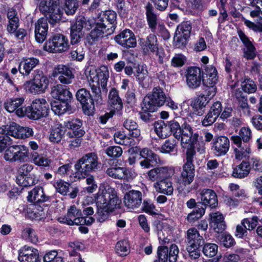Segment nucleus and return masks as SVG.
Returning a JSON list of instances; mask_svg holds the SVG:
<instances>
[{
  "label": "nucleus",
  "instance_id": "nucleus-1",
  "mask_svg": "<svg viewBox=\"0 0 262 262\" xmlns=\"http://www.w3.org/2000/svg\"><path fill=\"white\" fill-rule=\"evenodd\" d=\"M94 199L97 206V220L100 223L105 221L110 213L119 207L121 203L115 189L104 184L100 185Z\"/></svg>",
  "mask_w": 262,
  "mask_h": 262
},
{
  "label": "nucleus",
  "instance_id": "nucleus-2",
  "mask_svg": "<svg viewBox=\"0 0 262 262\" xmlns=\"http://www.w3.org/2000/svg\"><path fill=\"white\" fill-rule=\"evenodd\" d=\"M174 169L171 166H161L154 168L147 172V178L155 182L154 187L157 192L167 195H171L173 192V187L171 181L168 180L174 173Z\"/></svg>",
  "mask_w": 262,
  "mask_h": 262
},
{
  "label": "nucleus",
  "instance_id": "nucleus-3",
  "mask_svg": "<svg viewBox=\"0 0 262 262\" xmlns=\"http://www.w3.org/2000/svg\"><path fill=\"white\" fill-rule=\"evenodd\" d=\"M116 13L112 10L101 12L96 20V26L90 36L93 40L112 34L115 29Z\"/></svg>",
  "mask_w": 262,
  "mask_h": 262
},
{
  "label": "nucleus",
  "instance_id": "nucleus-4",
  "mask_svg": "<svg viewBox=\"0 0 262 262\" xmlns=\"http://www.w3.org/2000/svg\"><path fill=\"white\" fill-rule=\"evenodd\" d=\"M109 77V71L107 67L102 66L96 69H91L88 77L89 84L97 98L99 103L102 102L100 88L105 90Z\"/></svg>",
  "mask_w": 262,
  "mask_h": 262
},
{
  "label": "nucleus",
  "instance_id": "nucleus-5",
  "mask_svg": "<svg viewBox=\"0 0 262 262\" xmlns=\"http://www.w3.org/2000/svg\"><path fill=\"white\" fill-rule=\"evenodd\" d=\"M99 165L97 154L90 152L84 155L75 165V178L79 180L85 178L89 173L96 171Z\"/></svg>",
  "mask_w": 262,
  "mask_h": 262
},
{
  "label": "nucleus",
  "instance_id": "nucleus-6",
  "mask_svg": "<svg viewBox=\"0 0 262 262\" xmlns=\"http://www.w3.org/2000/svg\"><path fill=\"white\" fill-rule=\"evenodd\" d=\"M49 112V105L44 98H36L33 100L30 106L25 108H20L16 111L19 117L27 116L32 120H38L45 117Z\"/></svg>",
  "mask_w": 262,
  "mask_h": 262
},
{
  "label": "nucleus",
  "instance_id": "nucleus-7",
  "mask_svg": "<svg viewBox=\"0 0 262 262\" xmlns=\"http://www.w3.org/2000/svg\"><path fill=\"white\" fill-rule=\"evenodd\" d=\"M166 100V96L160 87L154 88L152 92L147 94L143 99L141 107L145 112H154L159 107L163 106Z\"/></svg>",
  "mask_w": 262,
  "mask_h": 262
},
{
  "label": "nucleus",
  "instance_id": "nucleus-8",
  "mask_svg": "<svg viewBox=\"0 0 262 262\" xmlns=\"http://www.w3.org/2000/svg\"><path fill=\"white\" fill-rule=\"evenodd\" d=\"M59 4V0H41L39 5V10L51 24L58 23L61 18L62 13Z\"/></svg>",
  "mask_w": 262,
  "mask_h": 262
},
{
  "label": "nucleus",
  "instance_id": "nucleus-9",
  "mask_svg": "<svg viewBox=\"0 0 262 262\" xmlns=\"http://www.w3.org/2000/svg\"><path fill=\"white\" fill-rule=\"evenodd\" d=\"M195 151L193 148H190L187 150L186 162L183 166V170L178 183L180 185L187 186L190 184L194 177V166L193 164Z\"/></svg>",
  "mask_w": 262,
  "mask_h": 262
},
{
  "label": "nucleus",
  "instance_id": "nucleus-10",
  "mask_svg": "<svg viewBox=\"0 0 262 262\" xmlns=\"http://www.w3.org/2000/svg\"><path fill=\"white\" fill-rule=\"evenodd\" d=\"M49 83L48 77L42 73H37L30 80L27 81L24 84L26 91L34 94L44 93Z\"/></svg>",
  "mask_w": 262,
  "mask_h": 262
},
{
  "label": "nucleus",
  "instance_id": "nucleus-11",
  "mask_svg": "<svg viewBox=\"0 0 262 262\" xmlns=\"http://www.w3.org/2000/svg\"><path fill=\"white\" fill-rule=\"evenodd\" d=\"M43 49L50 53L65 52L69 49L68 39L60 34L54 35L46 41Z\"/></svg>",
  "mask_w": 262,
  "mask_h": 262
},
{
  "label": "nucleus",
  "instance_id": "nucleus-12",
  "mask_svg": "<svg viewBox=\"0 0 262 262\" xmlns=\"http://www.w3.org/2000/svg\"><path fill=\"white\" fill-rule=\"evenodd\" d=\"M29 156L28 148L24 145H14L8 147L4 154L5 160L10 162H25Z\"/></svg>",
  "mask_w": 262,
  "mask_h": 262
},
{
  "label": "nucleus",
  "instance_id": "nucleus-13",
  "mask_svg": "<svg viewBox=\"0 0 262 262\" xmlns=\"http://www.w3.org/2000/svg\"><path fill=\"white\" fill-rule=\"evenodd\" d=\"M231 140L234 144L233 148L235 159L238 160L248 159L252 152L249 144L243 143L237 136H232Z\"/></svg>",
  "mask_w": 262,
  "mask_h": 262
},
{
  "label": "nucleus",
  "instance_id": "nucleus-14",
  "mask_svg": "<svg viewBox=\"0 0 262 262\" xmlns=\"http://www.w3.org/2000/svg\"><path fill=\"white\" fill-rule=\"evenodd\" d=\"M229 188L232 195L238 199L226 196L224 199V202L227 206L232 207H236L239 205L243 200L248 198L245 190L241 188L237 184L231 183L229 185Z\"/></svg>",
  "mask_w": 262,
  "mask_h": 262
},
{
  "label": "nucleus",
  "instance_id": "nucleus-15",
  "mask_svg": "<svg viewBox=\"0 0 262 262\" xmlns=\"http://www.w3.org/2000/svg\"><path fill=\"white\" fill-rule=\"evenodd\" d=\"M186 84L191 89H196L199 88L202 82L201 71L196 67L188 68L185 74Z\"/></svg>",
  "mask_w": 262,
  "mask_h": 262
},
{
  "label": "nucleus",
  "instance_id": "nucleus-16",
  "mask_svg": "<svg viewBox=\"0 0 262 262\" xmlns=\"http://www.w3.org/2000/svg\"><path fill=\"white\" fill-rule=\"evenodd\" d=\"M180 134V137H178L177 139H181V145L183 147H186L187 144L193 145L199 137L198 134L193 133L190 125L187 121L182 125V129Z\"/></svg>",
  "mask_w": 262,
  "mask_h": 262
},
{
  "label": "nucleus",
  "instance_id": "nucleus-17",
  "mask_svg": "<svg viewBox=\"0 0 262 262\" xmlns=\"http://www.w3.org/2000/svg\"><path fill=\"white\" fill-rule=\"evenodd\" d=\"M58 221L69 225H78L83 221L81 210L75 205L71 206L68 210L67 215L63 217H59Z\"/></svg>",
  "mask_w": 262,
  "mask_h": 262
},
{
  "label": "nucleus",
  "instance_id": "nucleus-18",
  "mask_svg": "<svg viewBox=\"0 0 262 262\" xmlns=\"http://www.w3.org/2000/svg\"><path fill=\"white\" fill-rule=\"evenodd\" d=\"M18 259L20 262H40L37 249L25 246L18 251Z\"/></svg>",
  "mask_w": 262,
  "mask_h": 262
},
{
  "label": "nucleus",
  "instance_id": "nucleus-19",
  "mask_svg": "<svg viewBox=\"0 0 262 262\" xmlns=\"http://www.w3.org/2000/svg\"><path fill=\"white\" fill-rule=\"evenodd\" d=\"M142 201L141 192L138 190H130L125 193L123 198L124 205L128 209L133 210L139 207Z\"/></svg>",
  "mask_w": 262,
  "mask_h": 262
},
{
  "label": "nucleus",
  "instance_id": "nucleus-20",
  "mask_svg": "<svg viewBox=\"0 0 262 262\" xmlns=\"http://www.w3.org/2000/svg\"><path fill=\"white\" fill-rule=\"evenodd\" d=\"M115 41L121 46L126 48H134L136 46L137 41L134 33L128 29H126L115 38Z\"/></svg>",
  "mask_w": 262,
  "mask_h": 262
},
{
  "label": "nucleus",
  "instance_id": "nucleus-21",
  "mask_svg": "<svg viewBox=\"0 0 262 262\" xmlns=\"http://www.w3.org/2000/svg\"><path fill=\"white\" fill-rule=\"evenodd\" d=\"M139 45L144 54L148 55L150 52L155 53L158 48L157 36L153 34H150L145 39H140Z\"/></svg>",
  "mask_w": 262,
  "mask_h": 262
},
{
  "label": "nucleus",
  "instance_id": "nucleus-22",
  "mask_svg": "<svg viewBox=\"0 0 262 262\" xmlns=\"http://www.w3.org/2000/svg\"><path fill=\"white\" fill-rule=\"evenodd\" d=\"M52 76L57 77L58 76L59 81L63 84H69L72 83V79L74 78L71 70L63 65H59L55 68Z\"/></svg>",
  "mask_w": 262,
  "mask_h": 262
},
{
  "label": "nucleus",
  "instance_id": "nucleus-23",
  "mask_svg": "<svg viewBox=\"0 0 262 262\" xmlns=\"http://www.w3.org/2000/svg\"><path fill=\"white\" fill-rule=\"evenodd\" d=\"M51 96L60 101H69L72 97L69 89L65 85L58 84L51 88Z\"/></svg>",
  "mask_w": 262,
  "mask_h": 262
},
{
  "label": "nucleus",
  "instance_id": "nucleus-24",
  "mask_svg": "<svg viewBox=\"0 0 262 262\" xmlns=\"http://www.w3.org/2000/svg\"><path fill=\"white\" fill-rule=\"evenodd\" d=\"M48 18L41 17L35 23V38L37 42H43L47 37L48 31Z\"/></svg>",
  "mask_w": 262,
  "mask_h": 262
},
{
  "label": "nucleus",
  "instance_id": "nucleus-25",
  "mask_svg": "<svg viewBox=\"0 0 262 262\" xmlns=\"http://www.w3.org/2000/svg\"><path fill=\"white\" fill-rule=\"evenodd\" d=\"M106 172L110 177L114 179H123L127 181L133 179L136 176L133 171L120 167L109 168Z\"/></svg>",
  "mask_w": 262,
  "mask_h": 262
},
{
  "label": "nucleus",
  "instance_id": "nucleus-26",
  "mask_svg": "<svg viewBox=\"0 0 262 262\" xmlns=\"http://www.w3.org/2000/svg\"><path fill=\"white\" fill-rule=\"evenodd\" d=\"M229 140L225 136L216 138L213 142L212 149L216 156L225 155L229 149Z\"/></svg>",
  "mask_w": 262,
  "mask_h": 262
},
{
  "label": "nucleus",
  "instance_id": "nucleus-27",
  "mask_svg": "<svg viewBox=\"0 0 262 262\" xmlns=\"http://www.w3.org/2000/svg\"><path fill=\"white\" fill-rule=\"evenodd\" d=\"M209 102V99L205 95L201 94L191 101L190 106L196 116H201L204 114L206 106Z\"/></svg>",
  "mask_w": 262,
  "mask_h": 262
},
{
  "label": "nucleus",
  "instance_id": "nucleus-28",
  "mask_svg": "<svg viewBox=\"0 0 262 262\" xmlns=\"http://www.w3.org/2000/svg\"><path fill=\"white\" fill-rule=\"evenodd\" d=\"M191 26L188 21L183 22L178 27L174 36V40L181 41L182 43L189 37L191 31Z\"/></svg>",
  "mask_w": 262,
  "mask_h": 262
},
{
  "label": "nucleus",
  "instance_id": "nucleus-29",
  "mask_svg": "<svg viewBox=\"0 0 262 262\" xmlns=\"http://www.w3.org/2000/svg\"><path fill=\"white\" fill-rule=\"evenodd\" d=\"M210 225L211 228L217 233H221L226 229V224L223 214L219 212L210 214Z\"/></svg>",
  "mask_w": 262,
  "mask_h": 262
},
{
  "label": "nucleus",
  "instance_id": "nucleus-30",
  "mask_svg": "<svg viewBox=\"0 0 262 262\" xmlns=\"http://www.w3.org/2000/svg\"><path fill=\"white\" fill-rule=\"evenodd\" d=\"M39 63V60L34 57L23 58L19 64L18 70L23 76H28Z\"/></svg>",
  "mask_w": 262,
  "mask_h": 262
},
{
  "label": "nucleus",
  "instance_id": "nucleus-31",
  "mask_svg": "<svg viewBox=\"0 0 262 262\" xmlns=\"http://www.w3.org/2000/svg\"><path fill=\"white\" fill-rule=\"evenodd\" d=\"M201 200L203 204L213 208L217 205V199L215 192L209 189H205L202 190L201 193Z\"/></svg>",
  "mask_w": 262,
  "mask_h": 262
},
{
  "label": "nucleus",
  "instance_id": "nucleus-32",
  "mask_svg": "<svg viewBox=\"0 0 262 262\" xmlns=\"http://www.w3.org/2000/svg\"><path fill=\"white\" fill-rule=\"evenodd\" d=\"M77 99L81 103L83 109H92L94 107V101L89 91L85 89L79 90L76 95Z\"/></svg>",
  "mask_w": 262,
  "mask_h": 262
},
{
  "label": "nucleus",
  "instance_id": "nucleus-33",
  "mask_svg": "<svg viewBox=\"0 0 262 262\" xmlns=\"http://www.w3.org/2000/svg\"><path fill=\"white\" fill-rule=\"evenodd\" d=\"M238 35L245 46L244 55L247 59H253L255 56V48L247 36L241 30L238 31Z\"/></svg>",
  "mask_w": 262,
  "mask_h": 262
},
{
  "label": "nucleus",
  "instance_id": "nucleus-34",
  "mask_svg": "<svg viewBox=\"0 0 262 262\" xmlns=\"http://www.w3.org/2000/svg\"><path fill=\"white\" fill-rule=\"evenodd\" d=\"M205 76L203 80L205 85L216 84L218 81V73L216 68L212 66H207L205 69Z\"/></svg>",
  "mask_w": 262,
  "mask_h": 262
},
{
  "label": "nucleus",
  "instance_id": "nucleus-35",
  "mask_svg": "<svg viewBox=\"0 0 262 262\" xmlns=\"http://www.w3.org/2000/svg\"><path fill=\"white\" fill-rule=\"evenodd\" d=\"M108 102L111 106L117 111H120L123 108L122 99L119 96L118 91L114 88L112 89L109 93Z\"/></svg>",
  "mask_w": 262,
  "mask_h": 262
},
{
  "label": "nucleus",
  "instance_id": "nucleus-36",
  "mask_svg": "<svg viewBox=\"0 0 262 262\" xmlns=\"http://www.w3.org/2000/svg\"><path fill=\"white\" fill-rule=\"evenodd\" d=\"M187 245H201L203 242V238L200 235L198 230L194 228H190L187 231L186 235Z\"/></svg>",
  "mask_w": 262,
  "mask_h": 262
},
{
  "label": "nucleus",
  "instance_id": "nucleus-37",
  "mask_svg": "<svg viewBox=\"0 0 262 262\" xmlns=\"http://www.w3.org/2000/svg\"><path fill=\"white\" fill-rule=\"evenodd\" d=\"M64 134V130L62 124L56 123L51 128L49 140L53 143H58Z\"/></svg>",
  "mask_w": 262,
  "mask_h": 262
},
{
  "label": "nucleus",
  "instance_id": "nucleus-38",
  "mask_svg": "<svg viewBox=\"0 0 262 262\" xmlns=\"http://www.w3.org/2000/svg\"><path fill=\"white\" fill-rule=\"evenodd\" d=\"M31 162L35 165L41 167H49L51 160L46 155L34 152L31 154Z\"/></svg>",
  "mask_w": 262,
  "mask_h": 262
},
{
  "label": "nucleus",
  "instance_id": "nucleus-39",
  "mask_svg": "<svg viewBox=\"0 0 262 262\" xmlns=\"http://www.w3.org/2000/svg\"><path fill=\"white\" fill-rule=\"evenodd\" d=\"M20 128V126L19 125L12 122L10 123L9 125L1 126L0 134L11 136L18 139Z\"/></svg>",
  "mask_w": 262,
  "mask_h": 262
},
{
  "label": "nucleus",
  "instance_id": "nucleus-40",
  "mask_svg": "<svg viewBox=\"0 0 262 262\" xmlns=\"http://www.w3.org/2000/svg\"><path fill=\"white\" fill-rule=\"evenodd\" d=\"M28 200L32 203H38L46 200L45 194L43 188L41 186H36L33 190L29 192Z\"/></svg>",
  "mask_w": 262,
  "mask_h": 262
},
{
  "label": "nucleus",
  "instance_id": "nucleus-41",
  "mask_svg": "<svg viewBox=\"0 0 262 262\" xmlns=\"http://www.w3.org/2000/svg\"><path fill=\"white\" fill-rule=\"evenodd\" d=\"M250 170L248 162L243 161L239 165L233 169L232 176L237 178H243L247 177Z\"/></svg>",
  "mask_w": 262,
  "mask_h": 262
},
{
  "label": "nucleus",
  "instance_id": "nucleus-42",
  "mask_svg": "<svg viewBox=\"0 0 262 262\" xmlns=\"http://www.w3.org/2000/svg\"><path fill=\"white\" fill-rule=\"evenodd\" d=\"M146 15L147 23L150 28L155 29L158 21L157 15L154 12V8L150 3L145 6Z\"/></svg>",
  "mask_w": 262,
  "mask_h": 262
},
{
  "label": "nucleus",
  "instance_id": "nucleus-43",
  "mask_svg": "<svg viewBox=\"0 0 262 262\" xmlns=\"http://www.w3.org/2000/svg\"><path fill=\"white\" fill-rule=\"evenodd\" d=\"M123 126L129 132L130 135L133 138L138 139L140 137V130L138 128L137 123L134 120L131 119L125 120L123 123ZM138 140H139V139Z\"/></svg>",
  "mask_w": 262,
  "mask_h": 262
},
{
  "label": "nucleus",
  "instance_id": "nucleus-44",
  "mask_svg": "<svg viewBox=\"0 0 262 262\" xmlns=\"http://www.w3.org/2000/svg\"><path fill=\"white\" fill-rule=\"evenodd\" d=\"M154 128L156 134L160 138H166L170 135L168 124H165L163 121L156 122Z\"/></svg>",
  "mask_w": 262,
  "mask_h": 262
},
{
  "label": "nucleus",
  "instance_id": "nucleus-45",
  "mask_svg": "<svg viewBox=\"0 0 262 262\" xmlns=\"http://www.w3.org/2000/svg\"><path fill=\"white\" fill-rule=\"evenodd\" d=\"M24 102V99L23 97L9 99L5 102V108L9 113L15 111L16 113V111L18 109L22 108L19 107L23 104Z\"/></svg>",
  "mask_w": 262,
  "mask_h": 262
},
{
  "label": "nucleus",
  "instance_id": "nucleus-46",
  "mask_svg": "<svg viewBox=\"0 0 262 262\" xmlns=\"http://www.w3.org/2000/svg\"><path fill=\"white\" fill-rule=\"evenodd\" d=\"M177 142L174 139H168L160 147L155 149L156 151H159L161 153L169 154L177 150Z\"/></svg>",
  "mask_w": 262,
  "mask_h": 262
},
{
  "label": "nucleus",
  "instance_id": "nucleus-47",
  "mask_svg": "<svg viewBox=\"0 0 262 262\" xmlns=\"http://www.w3.org/2000/svg\"><path fill=\"white\" fill-rule=\"evenodd\" d=\"M69 107L68 101H54L51 103V109L57 115H61L68 111Z\"/></svg>",
  "mask_w": 262,
  "mask_h": 262
},
{
  "label": "nucleus",
  "instance_id": "nucleus-48",
  "mask_svg": "<svg viewBox=\"0 0 262 262\" xmlns=\"http://www.w3.org/2000/svg\"><path fill=\"white\" fill-rule=\"evenodd\" d=\"M16 182L18 185L23 187H27L36 184L37 180L35 174L31 173L25 177L17 176Z\"/></svg>",
  "mask_w": 262,
  "mask_h": 262
},
{
  "label": "nucleus",
  "instance_id": "nucleus-49",
  "mask_svg": "<svg viewBox=\"0 0 262 262\" xmlns=\"http://www.w3.org/2000/svg\"><path fill=\"white\" fill-rule=\"evenodd\" d=\"M53 185L57 192L62 194L66 195L69 192L70 184L62 180H58L53 182Z\"/></svg>",
  "mask_w": 262,
  "mask_h": 262
},
{
  "label": "nucleus",
  "instance_id": "nucleus-50",
  "mask_svg": "<svg viewBox=\"0 0 262 262\" xmlns=\"http://www.w3.org/2000/svg\"><path fill=\"white\" fill-rule=\"evenodd\" d=\"M64 126L68 129L73 131V134L76 135L78 133H82V130H78L82 125V122L79 119H73L64 122Z\"/></svg>",
  "mask_w": 262,
  "mask_h": 262
},
{
  "label": "nucleus",
  "instance_id": "nucleus-51",
  "mask_svg": "<svg viewBox=\"0 0 262 262\" xmlns=\"http://www.w3.org/2000/svg\"><path fill=\"white\" fill-rule=\"evenodd\" d=\"M202 252L205 256L210 258L213 257L217 253L218 246L215 244H205L203 247Z\"/></svg>",
  "mask_w": 262,
  "mask_h": 262
},
{
  "label": "nucleus",
  "instance_id": "nucleus-52",
  "mask_svg": "<svg viewBox=\"0 0 262 262\" xmlns=\"http://www.w3.org/2000/svg\"><path fill=\"white\" fill-rule=\"evenodd\" d=\"M43 262H63V258L56 250L47 252L43 256Z\"/></svg>",
  "mask_w": 262,
  "mask_h": 262
},
{
  "label": "nucleus",
  "instance_id": "nucleus-53",
  "mask_svg": "<svg viewBox=\"0 0 262 262\" xmlns=\"http://www.w3.org/2000/svg\"><path fill=\"white\" fill-rule=\"evenodd\" d=\"M205 212V209L203 207L199 208L193 210L187 216V220L190 223H193L201 218Z\"/></svg>",
  "mask_w": 262,
  "mask_h": 262
},
{
  "label": "nucleus",
  "instance_id": "nucleus-54",
  "mask_svg": "<svg viewBox=\"0 0 262 262\" xmlns=\"http://www.w3.org/2000/svg\"><path fill=\"white\" fill-rule=\"evenodd\" d=\"M238 134L239 136H237V137L239 139L240 141H242L244 143H248V142L251 139L252 137V132L248 127H242L239 130Z\"/></svg>",
  "mask_w": 262,
  "mask_h": 262
},
{
  "label": "nucleus",
  "instance_id": "nucleus-55",
  "mask_svg": "<svg viewBox=\"0 0 262 262\" xmlns=\"http://www.w3.org/2000/svg\"><path fill=\"white\" fill-rule=\"evenodd\" d=\"M129 244L127 241H119L116 245V253L120 256H125L129 252Z\"/></svg>",
  "mask_w": 262,
  "mask_h": 262
},
{
  "label": "nucleus",
  "instance_id": "nucleus-56",
  "mask_svg": "<svg viewBox=\"0 0 262 262\" xmlns=\"http://www.w3.org/2000/svg\"><path fill=\"white\" fill-rule=\"evenodd\" d=\"M241 87L246 93H252L256 91L257 87L254 82L250 79H245L241 82Z\"/></svg>",
  "mask_w": 262,
  "mask_h": 262
},
{
  "label": "nucleus",
  "instance_id": "nucleus-57",
  "mask_svg": "<svg viewBox=\"0 0 262 262\" xmlns=\"http://www.w3.org/2000/svg\"><path fill=\"white\" fill-rule=\"evenodd\" d=\"M181 116L183 118L186 119L187 122L191 123L193 121V117L195 115L194 111L192 112L190 110L189 106L186 104L183 103L181 105Z\"/></svg>",
  "mask_w": 262,
  "mask_h": 262
},
{
  "label": "nucleus",
  "instance_id": "nucleus-58",
  "mask_svg": "<svg viewBox=\"0 0 262 262\" xmlns=\"http://www.w3.org/2000/svg\"><path fill=\"white\" fill-rule=\"evenodd\" d=\"M140 156L144 159H148L151 162L158 163L160 161L159 157L154 154L150 149L144 148L140 151Z\"/></svg>",
  "mask_w": 262,
  "mask_h": 262
},
{
  "label": "nucleus",
  "instance_id": "nucleus-59",
  "mask_svg": "<svg viewBox=\"0 0 262 262\" xmlns=\"http://www.w3.org/2000/svg\"><path fill=\"white\" fill-rule=\"evenodd\" d=\"M168 124L170 129V135L172 133L176 138L180 137V133L182 129V126H180L179 121L175 119L172 120L168 121Z\"/></svg>",
  "mask_w": 262,
  "mask_h": 262
},
{
  "label": "nucleus",
  "instance_id": "nucleus-60",
  "mask_svg": "<svg viewBox=\"0 0 262 262\" xmlns=\"http://www.w3.org/2000/svg\"><path fill=\"white\" fill-rule=\"evenodd\" d=\"M201 246L187 245L186 250L191 259H196L200 257L201 255L200 247Z\"/></svg>",
  "mask_w": 262,
  "mask_h": 262
},
{
  "label": "nucleus",
  "instance_id": "nucleus-61",
  "mask_svg": "<svg viewBox=\"0 0 262 262\" xmlns=\"http://www.w3.org/2000/svg\"><path fill=\"white\" fill-rule=\"evenodd\" d=\"M148 72L145 66L139 65L137 67L135 76L139 83L143 82L148 76Z\"/></svg>",
  "mask_w": 262,
  "mask_h": 262
},
{
  "label": "nucleus",
  "instance_id": "nucleus-62",
  "mask_svg": "<svg viewBox=\"0 0 262 262\" xmlns=\"http://www.w3.org/2000/svg\"><path fill=\"white\" fill-rule=\"evenodd\" d=\"M71 56L74 60H82L84 56V51L82 46L78 45L76 48H73L71 51Z\"/></svg>",
  "mask_w": 262,
  "mask_h": 262
},
{
  "label": "nucleus",
  "instance_id": "nucleus-63",
  "mask_svg": "<svg viewBox=\"0 0 262 262\" xmlns=\"http://www.w3.org/2000/svg\"><path fill=\"white\" fill-rule=\"evenodd\" d=\"M65 12L68 15H72L75 13L78 4L77 0H66Z\"/></svg>",
  "mask_w": 262,
  "mask_h": 262
},
{
  "label": "nucleus",
  "instance_id": "nucleus-64",
  "mask_svg": "<svg viewBox=\"0 0 262 262\" xmlns=\"http://www.w3.org/2000/svg\"><path fill=\"white\" fill-rule=\"evenodd\" d=\"M186 61V57L182 54H177L171 58V64L173 67H181Z\"/></svg>",
  "mask_w": 262,
  "mask_h": 262
}]
</instances>
